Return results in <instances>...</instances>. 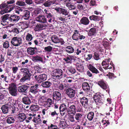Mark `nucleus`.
Here are the masks:
<instances>
[{
	"mask_svg": "<svg viewBox=\"0 0 129 129\" xmlns=\"http://www.w3.org/2000/svg\"><path fill=\"white\" fill-rule=\"evenodd\" d=\"M77 8L81 11H86L87 8L86 6L84 7L81 4H78L77 6Z\"/></svg>",
	"mask_w": 129,
	"mask_h": 129,
	"instance_id": "obj_43",
	"label": "nucleus"
},
{
	"mask_svg": "<svg viewBox=\"0 0 129 129\" xmlns=\"http://www.w3.org/2000/svg\"><path fill=\"white\" fill-rule=\"evenodd\" d=\"M26 118V115L24 113H20L18 114V119L20 122L23 121Z\"/></svg>",
	"mask_w": 129,
	"mask_h": 129,
	"instance_id": "obj_31",
	"label": "nucleus"
},
{
	"mask_svg": "<svg viewBox=\"0 0 129 129\" xmlns=\"http://www.w3.org/2000/svg\"><path fill=\"white\" fill-rule=\"evenodd\" d=\"M69 117V119L70 121L72 122H73L75 121V120L74 119L75 118L74 115L72 114H68Z\"/></svg>",
	"mask_w": 129,
	"mask_h": 129,
	"instance_id": "obj_55",
	"label": "nucleus"
},
{
	"mask_svg": "<svg viewBox=\"0 0 129 129\" xmlns=\"http://www.w3.org/2000/svg\"><path fill=\"white\" fill-rule=\"evenodd\" d=\"M53 99L54 101H58L61 100V96L60 92L58 91H55L52 93Z\"/></svg>",
	"mask_w": 129,
	"mask_h": 129,
	"instance_id": "obj_9",
	"label": "nucleus"
},
{
	"mask_svg": "<svg viewBox=\"0 0 129 129\" xmlns=\"http://www.w3.org/2000/svg\"><path fill=\"white\" fill-rule=\"evenodd\" d=\"M9 93L12 96H16L17 95V90L16 85L14 83H12L8 88Z\"/></svg>",
	"mask_w": 129,
	"mask_h": 129,
	"instance_id": "obj_3",
	"label": "nucleus"
},
{
	"mask_svg": "<svg viewBox=\"0 0 129 129\" xmlns=\"http://www.w3.org/2000/svg\"><path fill=\"white\" fill-rule=\"evenodd\" d=\"M35 69L36 71L37 72V73H41V70L42 69L39 66H36L35 67Z\"/></svg>",
	"mask_w": 129,
	"mask_h": 129,
	"instance_id": "obj_64",
	"label": "nucleus"
},
{
	"mask_svg": "<svg viewBox=\"0 0 129 129\" xmlns=\"http://www.w3.org/2000/svg\"><path fill=\"white\" fill-rule=\"evenodd\" d=\"M12 32L14 34H18L19 33V30L16 28H13L11 30Z\"/></svg>",
	"mask_w": 129,
	"mask_h": 129,
	"instance_id": "obj_62",
	"label": "nucleus"
},
{
	"mask_svg": "<svg viewBox=\"0 0 129 129\" xmlns=\"http://www.w3.org/2000/svg\"><path fill=\"white\" fill-rule=\"evenodd\" d=\"M8 102L2 106L1 108L2 113L5 114H8L9 112L8 109Z\"/></svg>",
	"mask_w": 129,
	"mask_h": 129,
	"instance_id": "obj_22",
	"label": "nucleus"
},
{
	"mask_svg": "<svg viewBox=\"0 0 129 129\" xmlns=\"http://www.w3.org/2000/svg\"><path fill=\"white\" fill-rule=\"evenodd\" d=\"M34 77L37 82L39 83L43 82L47 79V75L45 74L39 75L38 76L35 75Z\"/></svg>",
	"mask_w": 129,
	"mask_h": 129,
	"instance_id": "obj_7",
	"label": "nucleus"
},
{
	"mask_svg": "<svg viewBox=\"0 0 129 129\" xmlns=\"http://www.w3.org/2000/svg\"><path fill=\"white\" fill-rule=\"evenodd\" d=\"M74 117L77 122H81V123L83 122L84 119L83 117L82 114L80 113H76L74 115Z\"/></svg>",
	"mask_w": 129,
	"mask_h": 129,
	"instance_id": "obj_15",
	"label": "nucleus"
},
{
	"mask_svg": "<svg viewBox=\"0 0 129 129\" xmlns=\"http://www.w3.org/2000/svg\"><path fill=\"white\" fill-rule=\"evenodd\" d=\"M94 114L93 112H89L87 116V117L89 121L92 120L94 116Z\"/></svg>",
	"mask_w": 129,
	"mask_h": 129,
	"instance_id": "obj_41",
	"label": "nucleus"
},
{
	"mask_svg": "<svg viewBox=\"0 0 129 129\" xmlns=\"http://www.w3.org/2000/svg\"><path fill=\"white\" fill-rule=\"evenodd\" d=\"M76 110L75 106L74 105H72L68 108L67 112L68 114L75 115L76 113Z\"/></svg>",
	"mask_w": 129,
	"mask_h": 129,
	"instance_id": "obj_17",
	"label": "nucleus"
},
{
	"mask_svg": "<svg viewBox=\"0 0 129 129\" xmlns=\"http://www.w3.org/2000/svg\"><path fill=\"white\" fill-rule=\"evenodd\" d=\"M98 16L94 15H92L89 17V19L90 20H93L97 21L98 20Z\"/></svg>",
	"mask_w": 129,
	"mask_h": 129,
	"instance_id": "obj_46",
	"label": "nucleus"
},
{
	"mask_svg": "<svg viewBox=\"0 0 129 129\" xmlns=\"http://www.w3.org/2000/svg\"><path fill=\"white\" fill-rule=\"evenodd\" d=\"M77 34L75 33L73 34L72 36V38L73 40L76 41L79 40V35L78 36Z\"/></svg>",
	"mask_w": 129,
	"mask_h": 129,
	"instance_id": "obj_51",
	"label": "nucleus"
},
{
	"mask_svg": "<svg viewBox=\"0 0 129 129\" xmlns=\"http://www.w3.org/2000/svg\"><path fill=\"white\" fill-rule=\"evenodd\" d=\"M16 4L20 6H24L25 5V3L24 2L20 1H17L16 3Z\"/></svg>",
	"mask_w": 129,
	"mask_h": 129,
	"instance_id": "obj_61",
	"label": "nucleus"
},
{
	"mask_svg": "<svg viewBox=\"0 0 129 129\" xmlns=\"http://www.w3.org/2000/svg\"><path fill=\"white\" fill-rule=\"evenodd\" d=\"M22 40L21 38L14 37L12 38L11 43L14 46H18L22 44Z\"/></svg>",
	"mask_w": 129,
	"mask_h": 129,
	"instance_id": "obj_4",
	"label": "nucleus"
},
{
	"mask_svg": "<svg viewBox=\"0 0 129 129\" xmlns=\"http://www.w3.org/2000/svg\"><path fill=\"white\" fill-rule=\"evenodd\" d=\"M29 24L26 22H23L21 24V27L23 29H25L28 27Z\"/></svg>",
	"mask_w": 129,
	"mask_h": 129,
	"instance_id": "obj_45",
	"label": "nucleus"
},
{
	"mask_svg": "<svg viewBox=\"0 0 129 129\" xmlns=\"http://www.w3.org/2000/svg\"><path fill=\"white\" fill-rule=\"evenodd\" d=\"M35 115L36 114H33L31 113L27 114L26 115V118L28 120H30L33 118H34V117L35 116Z\"/></svg>",
	"mask_w": 129,
	"mask_h": 129,
	"instance_id": "obj_49",
	"label": "nucleus"
},
{
	"mask_svg": "<svg viewBox=\"0 0 129 129\" xmlns=\"http://www.w3.org/2000/svg\"><path fill=\"white\" fill-rule=\"evenodd\" d=\"M59 109L60 114L62 116H63L66 114V112H67L68 110L67 105L64 103L60 105Z\"/></svg>",
	"mask_w": 129,
	"mask_h": 129,
	"instance_id": "obj_10",
	"label": "nucleus"
},
{
	"mask_svg": "<svg viewBox=\"0 0 129 129\" xmlns=\"http://www.w3.org/2000/svg\"><path fill=\"white\" fill-rule=\"evenodd\" d=\"M74 57V56L68 55L67 56H65V57L63 59L66 62V63L71 64L72 63V60Z\"/></svg>",
	"mask_w": 129,
	"mask_h": 129,
	"instance_id": "obj_23",
	"label": "nucleus"
},
{
	"mask_svg": "<svg viewBox=\"0 0 129 129\" xmlns=\"http://www.w3.org/2000/svg\"><path fill=\"white\" fill-rule=\"evenodd\" d=\"M45 17L44 16L39 15L36 18V20L40 22L46 23L48 21L46 20V19Z\"/></svg>",
	"mask_w": 129,
	"mask_h": 129,
	"instance_id": "obj_21",
	"label": "nucleus"
},
{
	"mask_svg": "<svg viewBox=\"0 0 129 129\" xmlns=\"http://www.w3.org/2000/svg\"><path fill=\"white\" fill-rule=\"evenodd\" d=\"M36 47H30L27 49V52L28 54L30 55H33L38 52Z\"/></svg>",
	"mask_w": 129,
	"mask_h": 129,
	"instance_id": "obj_19",
	"label": "nucleus"
},
{
	"mask_svg": "<svg viewBox=\"0 0 129 129\" xmlns=\"http://www.w3.org/2000/svg\"><path fill=\"white\" fill-rule=\"evenodd\" d=\"M32 60L34 62H41L42 63L43 62V58L38 55L33 57Z\"/></svg>",
	"mask_w": 129,
	"mask_h": 129,
	"instance_id": "obj_29",
	"label": "nucleus"
},
{
	"mask_svg": "<svg viewBox=\"0 0 129 129\" xmlns=\"http://www.w3.org/2000/svg\"><path fill=\"white\" fill-rule=\"evenodd\" d=\"M31 75L30 73H25L23 74L22 77L20 79V82L23 83L26 81L30 80Z\"/></svg>",
	"mask_w": 129,
	"mask_h": 129,
	"instance_id": "obj_12",
	"label": "nucleus"
},
{
	"mask_svg": "<svg viewBox=\"0 0 129 129\" xmlns=\"http://www.w3.org/2000/svg\"><path fill=\"white\" fill-rule=\"evenodd\" d=\"M46 25L45 24H37L35 26V30L36 31H40L45 28L46 27Z\"/></svg>",
	"mask_w": 129,
	"mask_h": 129,
	"instance_id": "obj_24",
	"label": "nucleus"
},
{
	"mask_svg": "<svg viewBox=\"0 0 129 129\" xmlns=\"http://www.w3.org/2000/svg\"><path fill=\"white\" fill-rule=\"evenodd\" d=\"M69 13V12L67 11V10L61 8L60 14L66 16L68 15Z\"/></svg>",
	"mask_w": 129,
	"mask_h": 129,
	"instance_id": "obj_48",
	"label": "nucleus"
},
{
	"mask_svg": "<svg viewBox=\"0 0 129 129\" xmlns=\"http://www.w3.org/2000/svg\"><path fill=\"white\" fill-rule=\"evenodd\" d=\"M75 53H76V54L78 55H79L82 52L81 49V47L80 48H77L75 49Z\"/></svg>",
	"mask_w": 129,
	"mask_h": 129,
	"instance_id": "obj_59",
	"label": "nucleus"
},
{
	"mask_svg": "<svg viewBox=\"0 0 129 129\" xmlns=\"http://www.w3.org/2000/svg\"><path fill=\"white\" fill-rule=\"evenodd\" d=\"M66 5L70 10H74L76 9V6L74 4L71 3H67Z\"/></svg>",
	"mask_w": 129,
	"mask_h": 129,
	"instance_id": "obj_37",
	"label": "nucleus"
},
{
	"mask_svg": "<svg viewBox=\"0 0 129 129\" xmlns=\"http://www.w3.org/2000/svg\"><path fill=\"white\" fill-rule=\"evenodd\" d=\"M9 21L11 22L14 23L17 22L20 19V17L14 14L10 16L9 18Z\"/></svg>",
	"mask_w": 129,
	"mask_h": 129,
	"instance_id": "obj_18",
	"label": "nucleus"
},
{
	"mask_svg": "<svg viewBox=\"0 0 129 129\" xmlns=\"http://www.w3.org/2000/svg\"><path fill=\"white\" fill-rule=\"evenodd\" d=\"M51 39L53 42L55 43H60L61 45H62L65 43V42L62 39L59 38L57 36L55 35L52 36Z\"/></svg>",
	"mask_w": 129,
	"mask_h": 129,
	"instance_id": "obj_8",
	"label": "nucleus"
},
{
	"mask_svg": "<svg viewBox=\"0 0 129 129\" xmlns=\"http://www.w3.org/2000/svg\"><path fill=\"white\" fill-rule=\"evenodd\" d=\"M66 91L67 95L69 98L72 99H74L75 98V90L71 88H69L66 90Z\"/></svg>",
	"mask_w": 129,
	"mask_h": 129,
	"instance_id": "obj_6",
	"label": "nucleus"
},
{
	"mask_svg": "<svg viewBox=\"0 0 129 129\" xmlns=\"http://www.w3.org/2000/svg\"><path fill=\"white\" fill-rule=\"evenodd\" d=\"M110 60V58H108L105 59L102 62V64L104 67L103 68H104L105 69H107L108 67H109V63Z\"/></svg>",
	"mask_w": 129,
	"mask_h": 129,
	"instance_id": "obj_25",
	"label": "nucleus"
},
{
	"mask_svg": "<svg viewBox=\"0 0 129 129\" xmlns=\"http://www.w3.org/2000/svg\"><path fill=\"white\" fill-rule=\"evenodd\" d=\"M4 48H8L9 47V42L8 41H6L3 44Z\"/></svg>",
	"mask_w": 129,
	"mask_h": 129,
	"instance_id": "obj_56",
	"label": "nucleus"
},
{
	"mask_svg": "<svg viewBox=\"0 0 129 129\" xmlns=\"http://www.w3.org/2000/svg\"><path fill=\"white\" fill-rule=\"evenodd\" d=\"M31 98L28 96H25L22 99V102L24 104L27 105H30L31 102Z\"/></svg>",
	"mask_w": 129,
	"mask_h": 129,
	"instance_id": "obj_14",
	"label": "nucleus"
},
{
	"mask_svg": "<svg viewBox=\"0 0 129 129\" xmlns=\"http://www.w3.org/2000/svg\"><path fill=\"white\" fill-rule=\"evenodd\" d=\"M103 43V46L106 49H108L110 47V46L108 42L106 41Z\"/></svg>",
	"mask_w": 129,
	"mask_h": 129,
	"instance_id": "obj_50",
	"label": "nucleus"
},
{
	"mask_svg": "<svg viewBox=\"0 0 129 129\" xmlns=\"http://www.w3.org/2000/svg\"><path fill=\"white\" fill-rule=\"evenodd\" d=\"M10 17L9 15L6 14L3 16L1 17V20L3 22H7V20H9V18Z\"/></svg>",
	"mask_w": 129,
	"mask_h": 129,
	"instance_id": "obj_39",
	"label": "nucleus"
},
{
	"mask_svg": "<svg viewBox=\"0 0 129 129\" xmlns=\"http://www.w3.org/2000/svg\"><path fill=\"white\" fill-rule=\"evenodd\" d=\"M65 48V51L67 53L69 54L72 53L74 51V48L71 46H68L66 47Z\"/></svg>",
	"mask_w": 129,
	"mask_h": 129,
	"instance_id": "obj_33",
	"label": "nucleus"
},
{
	"mask_svg": "<svg viewBox=\"0 0 129 129\" xmlns=\"http://www.w3.org/2000/svg\"><path fill=\"white\" fill-rule=\"evenodd\" d=\"M29 86L26 84H23L18 87V91L21 93H26L29 91Z\"/></svg>",
	"mask_w": 129,
	"mask_h": 129,
	"instance_id": "obj_5",
	"label": "nucleus"
},
{
	"mask_svg": "<svg viewBox=\"0 0 129 129\" xmlns=\"http://www.w3.org/2000/svg\"><path fill=\"white\" fill-rule=\"evenodd\" d=\"M82 89L86 93H88L91 90L90 87L88 83L87 82H84L82 84Z\"/></svg>",
	"mask_w": 129,
	"mask_h": 129,
	"instance_id": "obj_13",
	"label": "nucleus"
},
{
	"mask_svg": "<svg viewBox=\"0 0 129 129\" xmlns=\"http://www.w3.org/2000/svg\"><path fill=\"white\" fill-rule=\"evenodd\" d=\"M93 99L96 104L97 107L99 108L104 102V101L100 92L95 93L93 97Z\"/></svg>",
	"mask_w": 129,
	"mask_h": 129,
	"instance_id": "obj_1",
	"label": "nucleus"
},
{
	"mask_svg": "<svg viewBox=\"0 0 129 129\" xmlns=\"http://www.w3.org/2000/svg\"><path fill=\"white\" fill-rule=\"evenodd\" d=\"M96 28L93 27L91 28L89 30L88 33V35L89 36H94L95 35L96 33Z\"/></svg>",
	"mask_w": 129,
	"mask_h": 129,
	"instance_id": "obj_26",
	"label": "nucleus"
},
{
	"mask_svg": "<svg viewBox=\"0 0 129 129\" xmlns=\"http://www.w3.org/2000/svg\"><path fill=\"white\" fill-rule=\"evenodd\" d=\"M87 66L89 70L92 73H99L98 69L91 64L87 65Z\"/></svg>",
	"mask_w": 129,
	"mask_h": 129,
	"instance_id": "obj_28",
	"label": "nucleus"
},
{
	"mask_svg": "<svg viewBox=\"0 0 129 129\" xmlns=\"http://www.w3.org/2000/svg\"><path fill=\"white\" fill-rule=\"evenodd\" d=\"M66 122L64 121L60 120L59 124L62 127H65L66 126Z\"/></svg>",
	"mask_w": 129,
	"mask_h": 129,
	"instance_id": "obj_60",
	"label": "nucleus"
},
{
	"mask_svg": "<svg viewBox=\"0 0 129 129\" xmlns=\"http://www.w3.org/2000/svg\"><path fill=\"white\" fill-rule=\"evenodd\" d=\"M15 120L13 117H9L6 120V122L9 124H11L14 123Z\"/></svg>",
	"mask_w": 129,
	"mask_h": 129,
	"instance_id": "obj_36",
	"label": "nucleus"
},
{
	"mask_svg": "<svg viewBox=\"0 0 129 129\" xmlns=\"http://www.w3.org/2000/svg\"><path fill=\"white\" fill-rule=\"evenodd\" d=\"M23 14L22 17L25 20L28 19L30 17V12L28 10H25L23 11Z\"/></svg>",
	"mask_w": 129,
	"mask_h": 129,
	"instance_id": "obj_30",
	"label": "nucleus"
},
{
	"mask_svg": "<svg viewBox=\"0 0 129 129\" xmlns=\"http://www.w3.org/2000/svg\"><path fill=\"white\" fill-rule=\"evenodd\" d=\"M29 91L34 94H35L38 92L37 88H36L33 86H32L30 87H29Z\"/></svg>",
	"mask_w": 129,
	"mask_h": 129,
	"instance_id": "obj_40",
	"label": "nucleus"
},
{
	"mask_svg": "<svg viewBox=\"0 0 129 129\" xmlns=\"http://www.w3.org/2000/svg\"><path fill=\"white\" fill-rule=\"evenodd\" d=\"M33 39V35L29 33H27L25 38L26 40L28 42L31 41Z\"/></svg>",
	"mask_w": 129,
	"mask_h": 129,
	"instance_id": "obj_42",
	"label": "nucleus"
},
{
	"mask_svg": "<svg viewBox=\"0 0 129 129\" xmlns=\"http://www.w3.org/2000/svg\"><path fill=\"white\" fill-rule=\"evenodd\" d=\"M44 11L45 12L44 13V16L46 20L50 23L53 22L54 18L52 12L50 10L46 9H45Z\"/></svg>",
	"mask_w": 129,
	"mask_h": 129,
	"instance_id": "obj_2",
	"label": "nucleus"
},
{
	"mask_svg": "<svg viewBox=\"0 0 129 129\" xmlns=\"http://www.w3.org/2000/svg\"><path fill=\"white\" fill-rule=\"evenodd\" d=\"M55 1H48L45 2L44 4V5L46 7H48L50 6L52 4H54L55 3Z\"/></svg>",
	"mask_w": 129,
	"mask_h": 129,
	"instance_id": "obj_38",
	"label": "nucleus"
},
{
	"mask_svg": "<svg viewBox=\"0 0 129 129\" xmlns=\"http://www.w3.org/2000/svg\"><path fill=\"white\" fill-rule=\"evenodd\" d=\"M15 102L14 103L13 102H11L9 101L8 102V109H9V112H10L13 114L14 113L16 110V108L13 105V103H14V105H16V102H17V101H15Z\"/></svg>",
	"mask_w": 129,
	"mask_h": 129,
	"instance_id": "obj_11",
	"label": "nucleus"
},
{
	"mask_svg": "<svg viewBox=\"0 0 129 129\" xmlns=\"http://www.w3.org/2000/svg\"><path fill=\"white\" fill-rule=\"evenodd\" d=\"M39 109V107L36 105H31L29 108L30 110L32 112L37 111Z\"/></svg>",
	"mask_w": 129,
	"mask_h": 129,
	"instance_id": "obj_35",
	"label": "nucleus"
},
{
	"mask_svg": "<svg viewBox=\"0 0 129 129\" xmlns=\"http://www.w3.org/2000/svg\"><path fill=\"white\" fill-rule=\"evenodd\" d=\"M58 127L57 125L51 124L50 126L48 127L47 129H57Z\"/></svg>",
	"mask_w": 129,
	"mask_h": 129,
	"instance_id": "obj_54",
	"label": "nucleus"
},
{
	"mask_svg": "<svg viewBox=\"0 0 129 129\" xmlns=\"http://www.w3.org/2000/svg\"><path fill=\"white\" fill-rule=\"evenodd\" d=\"M52 102V100L51 99L49 98H47L45 103L47 105H51L53 104Z\"/></svg>",
	"mask_w": 129,
	"mask_h": 129,
	"instance_id": "obj_57",
	"label": "nucleus"
},
{
	"mask_svg": "<svg viewBox=\"0 0 129 129\" xmlns=\"http://www.w3.org/2000/svg\"><path fill=\"white\" fill-rule=\"evenodd\" d=\"M51 85V83L50 82L47 81L42 82L41 86L44 88H49Z\"/></svg>",
	"mask_w": 129,
	"mask_h": 129,
	"instance_id": "obj_34",
	"label": "nucleus"
},
{
	"mask_svg": "<svg viewBox=\"0 0 129 129\" xmlns=\"http://www.w3.org/2000/svg\"><path fill=\"white\" fill-rule=\"evenodd\" d=\"M88 100V99L85 97H83L80 99V103L83 106L84 108H86L89 105Z\"/></svg>",
	"mask_w": 129,
	"mask_h": 129,
	"instance_id": "obj_16",
	"label": "nucleus"
},
{
	"mask_svg": "<svg viewBox=\"0 0 129 129\" xmlns=\"http://www.w3.org/2000/svg\"><path fill=\"white\" fill-rule=\"evenodd\" d=\"M89 23V21L88 18L86 17H82L80 19L79 24L81 25L82 24L85 25H88Z\"/></svg>",
	"mask_w": 129,
	"mask_h": 129,
	"instance_id": "obj_20",
	"label": "nucleus"
},
{
	"mask_svg": "<svg viewBox=\"0 0 129 129\" xmlns=\"http://www.w3.org/2000/svg\"><path fill=\"white\" fill-rule=\"evenodd\" d=\"M52 47L50 46H49L47 47H45L44 48V50L46 51L50 52L52 51Z\"/></svg>",
	"mask_w": 129,
	"mask_h": 129,
	"instance_id": "obj_58",
	"label": "nucleus"
},
{
	"mask_svg": "<svg viewBox=\"0 0 129 129\" xmlns=\"http://www.w3.org/2000/svg\"><path fill=\"white\" fill-rule=\"evenodd\" d=\"M93 57L94 59L98 60L99 59V54L96 52H94Z\"/></svg>",
	"mask_w": 129,
	"mask_h": 129,
	"instance_id": "obj_63",
	"label": "nucleus"
},
{
	"mask_svg": "<svg viewBox=\"0 0 129 129\" xmlns=\"http://www.w3.org/2000/svg\"><path fill=\"white\" fill-rule=\"evenodd\" d=\"M14 7L13 6L9 5L6 7L5 9L6 13L10 12L14 8Z\"/></svg>",
	"mask_w": 129,
	"mask_h": 129,
	"instance_id": "obj_44",
	"label": "nucleus"
},
{
	"mask_svg": "<svg viewBox=\"0 0 129 129\" xmlns=\"http://www.w3.org/2000/svg\"><path fill=\"white\" fill-rule=\"evenodd\" d=\"M76 68L77 70L80 72H82L83 71L84 67L80 64Z\"/></svg>",
	"mask_w": 129,
	"mask_h": 129,
	"instance_id": "obj_53",
	"label": "nucleus"
},
{
	"mask_svg": "<svg viewBox=\"0 0 129 129\" xmlns=\"http://www.w3.org/2000/svg\"><path fill=\"white\" fill-rule=\"evenodd\" d=\"M98 84L104 89H106L108 87V86L107 85L103 80H101L99 81Z\"/></svg>",
	"mask_w": 129,
	"mask_h": 129,
	"instance_id": "obj_27",
	"label": "nucleus"
},
{
	"mask_svg": "<svg viewBox=\"0 0 129 129\" xmlns=\"http://www.w3.org/2000/svg\"><path fill=\"white\" fill-rule=\"evenodd\" d=\"M43 12V11L39 8L37 9L34 11V13L36 15L42 14Z\"/></svg>",
	"mask_w": 129,
	"mask_h": 129,
	"instance_id": "obj_47",
	"label": "nucleus"
},
{
	"mask_svg": "<svg viewBox=\"0 0 129 129\" xmlns=\"http://www.w3.org/2000/svg\"><path fill=\"white\" fill-rule=\"evenodd\" d=\"M35 123H36V124L40 122L41 119L39 118L35 117L34 116L33 119L32 120Z\"/></svg>",
	"mask_w": 129,
	"mask_h": 129,
	"instance_id": "obj_52",
	"label": "nucleus"
},
{
	"mask_svg": "<svg viewBox=\"0 0 129 129\" xmlns=\"http://www.w3.org/2000/svg\"><path fill=\"white\" fill-rule=\"evenodd\" d=\"M52 76V77L55 79H60L62 77V73H57L58 74H56L55 73V74L54 73H51Z\"/></svg>",
	"mask_w": 129,
	"mask_h": 129,
	"instance_id": "obj_32",
	"label": "nucleus"
}]
</instances>
